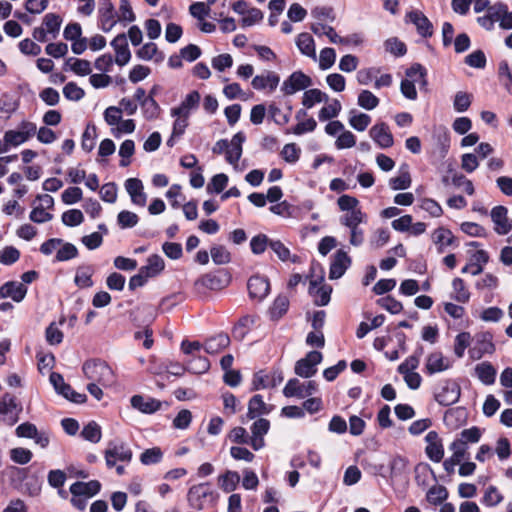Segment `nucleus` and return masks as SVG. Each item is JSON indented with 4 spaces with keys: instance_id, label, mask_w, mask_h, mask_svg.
Wrapping results in <instances>:
<instances>
[{
    "instance_id": "f257e3e1",
    "label": "nucleus",
    "mask_w": 512,
    "mask_h": 512,
    "mask_svg": "<svg viewBox=\"0 0 512 512\" xmlns=\"http://www.w3.org/2000/svg\"><path fill=\"white\" fill-rule=\"evenodd\" d=\"M340 211L345 212L339 219L340 224L349 227L366 222L367 216L359 206V200L351 195H341L337 200Z\"/></svg>"
},
{
    "instance_id": "f03ea898",
    "label": "nucleus",
    "mask_w": 512,
    "mask_h": 512,
    "mask_svg": "<svg viewBox=\"0 0 512 512\" xmlns=\"http://www.w3.org/2000/svg\"><path fill=\"white\" fill-rule=\"evenodd\" d=\"M82 371L87 380L96 382L103 387H108L114 382V373L104 361L87 360L82 366Z\"/></svg>"
},
{
    "instance_id": "7ed1b4c3",
    "label": "nucleus",
    "mask_w": 512,
    "mask_h": 512,
    "mask_svg": "<svg viewBox=\"0 0 512 512\" xmlns=\"http://www.w3.org/2000/svg\"><path fill=\"white\" fill-rule=\"evenodd\" d=\"M230 276L226 272L219 274L207 273L199 277L193 285L194 292L203 297L206 295L207 290L219 291L229 285Z\"/></svg>"
},
{
    "instance_id": "20e7f679",
    "label": "nucleus",
    "mask_w": 512,
    "mask_h": 512,
    "mask_svg": "<svg viewBox=\"0 0 512 512\" xmlns=\"http://www.w3.org/2000/svg\"><path fill=\"white\" fill-rule=\"evenodd\" d=\"M317 390L318 385L315 381L300 382L297 378H293L286 383L283 394L286 397L304 399L315 394Z\"/></svg>"
},
{
    "instance_id": "39448f33",
    "label": "nucleus",
    "mask_w": 512,
    "mask_h": 512,
    "mask_svg": "<svg viewBox=\"0 0 512 512\" xmlns=\"http://www.w3.org/2000/svg\"><path fill=\"white\" fill-rule=\"evenodd\" d=\"M132 459L131 449L124 443H111L105 451V461L109 468L118 461L129 463Z\"/></svg>"
},
{
    "instance_id": "423d86ee",
    "label": "nucleus",
    "mask_w": 512,
    "mask_h": 512,
    "mask_svg": "<svg viewBox=\"0 0 512 512\" xmlns=\"http://www.w3.org/2000/svg\"><path fill=\"white\" fill-rule=\"evenodd\" d=\"M322 361V354L318 351L309 352L305 358L296 362L295 373L303 378H310L317 372V365Z\"/></svg>"
},
{
    "instance_id": "0eeeda50",
    "label": "nucleus",
    "mask_w": 512,
    "mask_h": 512,
    "mask_svg": "<svg viewBox=\"0 0 512 512\" xmlns=\"http://www.w3.org/2000/svg\"><path fill=\"white\" fill-rule=\"evenodd\" d=\"M187 497L193 508L203 510L207 499L209 498L212 501L213 492L208 483H201L192 486L188 491Z\"/></svg>"
},
{
    "instance_id": "6e6552de",
    "label": "nucleus",
    "mask_w": 512,
    "mask_h": 512,
    "mask_svg": "<svg viewBox=\"0 0 512 512\" xmlns=\"http://www.w3.org/2000/svg\"><path fill=\"white\" fill-rule=\"evenodd\" d=\"M490 216L497 234L506 235L512 230V220L509 219L508 209L505 206L493 207Z\"/></svg>"
},
{
    "instance_id": "1a4fd4ad",
    "label": "nucleus",
    "mask_w": 512,
    "mask_h": 512,
    "mask_svg": "<svg viewBox=\"0 0 512 512\" xmlns=\"http://www.w3.org/2000/svg\"><path fill=\"white\" fill-rule=\"evenodd\" d=\"M311 85L309 76L301 71L293 72L282 84L281 90L285 95H293Z\"/></svg>"
},
{
    "instance_id": "9d476101",
    "label": "nucleus",
    "mask_w": 512,
    "mask_h": 512,
    "mask_svg": "<svg viewBox=\"0 0 512 512\" xmlns=\"http://www.w3.org/2000/svg\"><path fill=\"white\" fill-rule=\"evenodd\" d=\"M100 27L104 32H109L117 23L116 11L110 0H102L98 8Z\"/></svg>"
},
{
    "instance_id": "9b49d317",
    "label": "nucleus",
    "mask_w": 512,
    "mask_h": 512,
    "mask_svg": "<svg viewBox=\"0 0 512 512\" xmlns=\"http://www.w3.org/2000/svg\"><path fill=\"white\" fill-rule=\"evenodd\" d=\"M460 389L454 382L447 381L443 383L435 393L436 401L443 406H449L458 401Z\"/></svg>"
},
{
    "instance_id": "f8f14e48",
    "label": "nucleus",
    "mask_w": 512,
    "mask_h": 512,
    "mask_svg": "<svg viewBox=\"0 0 512 512\" xmlns=\"http://www.w3.org/2000/svg\"><path fill=\"white\" fill-rule=\"evenodd\" d=\"M425 441L427 443L425 448L427 457L433 462H440L444 456V448L438 433L429 431L425 436Z\"/></svg>"
},
{
    "instance_id": "ddd939ff",
    "label": "nucleus",
    "mask_w": 512,
    "mask_h": 512,
    "mask_svg": "<svg viewBox=\"0 0 512 512\" xmlns=\"http://www.w3.org/2000/svg\"><path fill=\"white\" fill-rule=\"evenodd\" d=\"M124 186L134 205L139 207L146 205L147 195L144 192V185L140 179L129 178L125 181Z\"/></svg>"
},
{
    "instance_id": "4468645a",
    "label": "nucleus",
    "mask_w": 512,
    "mask_h": 512,
    "mask_svg": "<svg viewBox=\"0 0 512 512\" xmlns=\"http://www.w3.org/2000/svg\"><path fill=\"white\" fill-rule=\"evenodd\" d=\"M247 288L251 298L261 301L269 294L270 283L267 278L254 275L248 280Z\"/></svg>"
},
{
    "instance_id": "2eb2a0df",
    "label": "nucleus",
    "mask_w": 512,
    "mask_h": 512,
    "mask_svg": "<svg viewBox=\"0 0 512 512\" xmlns=\"http://www.w3.org/2000/svg\"><path fill=\"white\" fill-rule=\"evenodd\" d=\"M246 137L243 132L236 133L230 143L229 148L227 149V152L225 154L226 161L231 164L234 169H238L239 166V160L242 156V145L245 141Z\"/></svg>"
},
{
    "instance_id": "dca6fc26",
    "label": "nucleus",
    "mask_w": 512,
    "mask_h": 512,
    "mask_svg": "<svg viewBox=\"0 0 512 512\" xmlns=\"http://www.w3.org/2000/svg\"><path fill=\"white\" fill-rule=\"evenodd\" d=\"M111 46L115 51V62L119 66L126 65L131 59L127 36L124 33L117 35L111 42Z\"/></svg>"
},
{
    "instance_id": "f3484780",
    "label": "nucleus",
    "mask_w": 512,
    "mask_h": 512,
    "mask_svg": "<svg viewBox=\"0 0 512 512\" xmlns=\"http://www.w3.org/2000/svg\"><path fill=\"white\" fill-rule=\"evenodd\" d=\"M27 294V287L17 281H8L0 287V298H11L13 301L21 302Z\"/></svg>"
},
{
    "instance_id": "a211bd4d",
    "label": "nucleus",
    "mask_w": 512,
    "mask_h": 512,
    "mask_svg": "<svg viewBox=\"0 0 512 512\" xmlns=\"http://www.w3.org/2000/svg\"><path fill=\"white\" fill-rule=\"evenodd\" d=\"M406 18L413 23L417 32L422 37H430L433 34V25L430 20L419 10H413L407 13Z\"/></svg>"
},
{
    "instance_id": "6ab92c4d",
    "label": "nucleus",
    "mask_w": 512,
    "mask_h": 512,
    "mask_svg": "<svg viewBox=\"0 0 512 512\" xmlns=\"http://www.w3.org/2000/svg\"><path fill=\"white\" fill-rule=\"evenodd\" d=\"M280 77L277 73L273 71H265L260 75H256L252 81L251 85L255 90H264L269 89V91H274L279 85Z\"/></svg>"
},
{
    "instance_id": "aec40b11",
    "label": "nucleus",
    "mask_w": 512,
    "mask_h": 512,
    "mask_svg": "<svg viewBox=\"0 0 512 512\" xmlns=\"http://www.w3.org/2000/svg\"><path fill=\"white\" fill-rule=\"evenodd\" d=\"M495 351V345L488 335H481L477 338L475 344L469 350V355L473 360H479L484 354H492Z\"/></svg>"
},
{
    "instance_id": "412c9836",
    "label": "nucleus",
    "mask_w": 512,
    "mask_h": 512,
    "mask_svg": "<svg viewBox=\"0 0 512 512\" xmlns=\"http://www.w3.org/2000/svg\"><path fill=\"white\" fill-rule=\"evenodd\" d=\"M200 94L198 91L188 93L179 106L171 109L170 114H182L190 117L191 112L196 110L200 103Z\"/></svg>"
},
{
    "instance_id": "4be33fe9",
    "label": "nucleus",
    "mask_w": 512,
    "mask_h": 512,
    "mask_svg": "<svg viewBox=\"0 0 512 512\" xmlns=\"http://www.w3.org/2000/svg\"><path fill=\"white\" fill-rule=\"evenodd\" d=\"M369 134L381 148H388L393 145V136L388 126L384 123L374 125L370 129Z\"/></svg>"
},
{
    "instance_id": "5701e85b",
    "label": "nucleus",
    "mask_w": 512,
    "mask_h": 512,
    "mask_svg": "<svg viewBox=\"0 0 512 512\" xmlns=\"http://www.w3.org/2000/svg\"><path fill=\"white\" fill-rule=\"evenodd\" d=\"M295 44L302 55L317 61L315 41L309 33H300L295 39Z\"/></svg>"
},
{
    "instance_id": "b1692460",
    "label": "nucleus",
    "mask_w": 512,
    "mask_h": 512,
    "mask_svg": "<svg viewBox=\"0 0 512 512\" xmlns=\"http://www.w3.org/2000/svg\"><path fill=\"white\" fill-rule=\"evenodd\" d=\"M101 485L97 480L89 482H75L70 486V492L73 496H82L91 498L100 491Z\"/></svg>"
},
{
    "instance_id": "393cba45",
    "label": "nucleus",
    "mask_w": 512,
    "mask_h": 512,
    "mask_svg": "<svg viewBox=\"0 0 512 512\" xmlns=\"http://www.w3.org/2000/svg\"><path fill=\"white\" fill-rule=\"evenodd\" d=\"M351 260L346 252L339 250L331 263L329 277L331 279H338L343 276L346 269L349 267Z\"/></svg>"
},
{
    "instance_id": "a878e982",
    "label": "nucleus",
    "mask_w": 512,
    "mask_h": 512,
    "mask_svg": "<svg viewBox=\"0 0 512 512\" xmlns=\"http://www.w3.org/2000/svg\"><path fill=\"white\" fill-rule=\"evenodd\" d=\"M131 406L142 413L151 414L158 411L161 407L160 401L153 398H146L141 395H134L131 400Z\"/></svg>"
},
{
    "instance_id": "bb28decb",
    "label": "nucleus",
    "mask_w": 512,
    "mask_h": 512,
    "mask_svg": "<svg viewBox=\"0 0 512 512\" xmlns=\"http://www.w3.org/2000/svg\"><path fill=\"white\" fill-rule=\"evenodd\" d=\"M425 366L429 374H435L449 369L450 362L441 352H433L427 357Z\"/></svg>"
},
{
    "instance_id": "cd10ccee",
    "label": "nucleus",
    "mask_w": 512,
    "mask_h": 512,
    "mask_svg": "<svg viewBox=\"0 0 512 512\" xmlns=\"http://www.w3.org/2000/svg\"><path fill=\"white\" fill-rule=\"evenodd\" d=\"M332 288L327 285L318 286L316 280L310 281L309 293L314 297L317 306H325L330 301Z\"/></svg>"
},
{
    "instance_id": "c85d7f7f",
    "label": "nucleus",
    "mask_w": 512,
    "mask_h": 512,
    "mask_svg": "<svg viewBox=\"0 0 512 512\" xmlns=\"http://www.w3.org/2000/svg\"><path fill=\"white\" fill-rule=\"evenodd\" d=\"M21 410L18 408L16 398L8 393L0 397V415L10 416L12 418L11 425L17 421V413Z\"/></svg>"
},
{
    "instance_id": "c756f323",
    "label": "nucleus",
    "mask_w": 512,
    "mask_h": 512,
    "mask_svg": "<svg viewBox=\"0 0 512 512\" xmlns=\"http://www.w3.org/2000/svg\"><path fill=\"white\" fill-rule=\"evenodd\" d=\"M475 374L485 385H491L495 382L496 369L489 362H482L475 366Z\"/></svg>"
},
{
    "instance_id": "7c9ffc66",
    "label": "nucleus",
    "mask_w": 512,
    "mask_h": 512,
    "mask_svg": "<svg viewBox=\"0 0 512 512\" xmlns=\"http://www.w3.org/2000/svg\"><path fill=\"white\" fill-rule=\"evenodd\" d=\"M270 412V408L264 402L263 397L261 395H254L248 404V413L247 416L250 419H254L261 415L268 414Z\"/></svg>"
},
{
    "instance_id": "2f4dec72",
    "label": "nucleus",
    "mask_w": 512,
    "mask_h": 512,
    "mask_svg": "<svg viewBox=\"0 0 512 512\" xmlns=\"http://www.w3.org/2000/svg\"><path fill=\"white\" fill-rule=\"evenodd\" d=\"M473 263L467 264L462 268V273H467L469 268H472V275L476 276L482 273L483 265L489 261L488 253L484 250H477L472 255Z\"/></svg>"
},
{
    "instance_id": "473e14b6",
    "label": "nucleus",
    "mask_w": 512,
    "mask_h": 512,
    "mask_svg": "<svg viewBox=\"0 0 512 512\" xmlns=\"http://www.w3.org/2000/svg\"><path fill=\"white\" fill-rule=\"evenodd\" d=\"M136 55L139 59L145 61L155 60L156 62H161L164 60V55L158 51L157 45L153 42L144 44L137 50Z\"/></svg>"
},
{
    "instance_id": "72a5a7b5",
    "label": "nucleus",
    "mask_w": 512,
    "mask_h": 512,
    "mask_svg": "<svg viewBox=\"0 0 512 512\" xmlns=\"http://www.w3.org/2000/svg\"><path fill=\"white\" fill-rule=\"evenodd\" d=\"M175 118L172 128V134L167 140V145L172 147L174 145V138L180 137L184 134L189 124V117L182 114H171Z\"/></svg>"
},
{
    "instance_id": "f704fd0d",
    "label": "nucleus",
    "mask_w": 512,
    "mask_h": 512,
    "mask_svg": "<svg viewBox=\"0 0 512 512\" xmlns=\"http://www.w3.org/2000/svg\"><path fill=\"white\" fill-rule=\"evenodd\" d=\"M165 267L164 260L161 256L154 254L148 257L147 264L140 269L149 277H155L160 274Z\"/></svg>"
},
{
    "instance_id": "c9c22d12",
    "label": "nucleus",
    "mask_w": 512,
    "mask_h": 512,
    "mask_svg": "<svg viewBox=\"0 0 512 512\" xmlns=\"http://www.w3.org/2000/svg\"><path fill=\"white\" fill-rule=\"evenodd\" d=\"M329 97L326 93L322 92L319 89L313 88L306 90L302 97V104L306 108L310 109L314 105L322 102H328Z\"/></svg>"
},
{
    "instance_id": "e433bc0d",
    "label": "nucleus",
    "mask_w": 512,
    "mask_h": 512,
    "mask_svg": "<svg viewBox=\"0 0 512 512\" xmlns=\"http://www.w3.org/2000/svg\"><path fill=\"white\" fill-rule=\"evenodd\" d=\"M230 343V339L226 334H218L209 338L205 344V351L209 354H216L226 348Z\"/></svg>"
},
{
    "instance_id": "4c0bfd02",
    "label": "nucleus",
    "mask_w": 512,
    "mask_h": 512,
    "mask_svg": "<svg viewBox=\"0 0 512 512\" xmlns=\"http://www.w3.org/2000/svg\"><path fill=\"white\" fill-rule=\"evenodd\" d=\"M218 482L220 488L224 492L229 493L237 488L240 482V476L236 471L228 470L223 475L219 476Z\"/></svg>"
},
{
    "instance_id": "58836bf2",
    "label": "nucleus",
    "mask_w": 512,
    "mask_h": 512,
    "mask_svg": "<svg viewBox=\"0 0 512 512\" xmlns=\"http://www.w3.org/2000/svg\"><path fill=\"white\" fill-rule=\"evenodd\" d=\"M310 29L317 36H327L331 43L338 44V41H341L340 36L336 33L332 26L323 24L321 22H315L311 24Z\"/></svg>"
},
{
    "instance_id": "ea45409f",
    "label": "nucleus",
    "mask_w": 512,
    "mask_h": 512,
    "mask_svg": "<svg viewBox=\"0 0 512 512\" xmlns=\"http://www.w3.org/2000/svg\"><path fill=\"white\" fill-rule=\"evenodd\" d=\"M411 176L407 167L401 168L398 176L389 180V186L392 190H405L411 186Z\"/></svg>"
},
{
    "instance_id": "a19ab883",
    "label": "nucleus",
    "mask_w": 512,
    "mask_h": 512,
    "mask_svg": "<svg viewBox=\"0 0 512 512\" xmlns=\"http://www.w3.org/2000/svg\"><path fill=\"white\" fill-rule=\"evenodd\" d=\"M404 79H410L415 85L425 86L426 81V70L420 64H414L406 70V77Z\"/></svg>"
},
{
    "instance_id": "79ce46f5",
    "label": "nucleus",
    "mask_w": 512,
    "mask_h": 512,
    "mask_svg": "<svg viewBox=\"0 0 512 512\" xmlns=\"http://www.w3.org/2000/svg\"><path fill=\"white\" fill-rule=\"evenodd\" d=\"M453 292L451 297L460 303H466L470 299V292L465 286L464 281L461 278H455L452 281Z\"/></svg>"
},
{
    "instance_id": "37998d69",
    "label": "nucleus",
    "mask_w": 512,
    "mask_h": 512,
    "mask_svg": "<svg viewBox=\"0 0 512 512\" xmlns=\"http://www.w3.org/2000/svg\"><path fill=\"white\" fill-rule=\"evenodd\" d=\"M140 107L143 117L147 120H154L159 116L160 107L152 95H148Z\"/></svg>"
},
{
    "instance_id": "c03bdc74",
    "label": "nucleus",
    "mask_w": 512,
    "mask_h": 512,
    "mask_svg": "<svg viewBox=\"0 0 512 512\" xmlns=\"http://www.w3.org/2000/svg\"><path fill=\"white\" fill-rule=\"evenodd\" d=\"M93 270L88 266H81L77 269L74 278L75 284L80 288H88L93 285L92 281Z\"/></svg>"
},
{
    "instance_id": "a18cd8bd",
    "label": "nucleus",
    "mask_w": 512,
    "mask_h": 512,
    "mask_svg": "<svg viewBox=\"0 0 512 512\" xmlns=\"http://www.w3.org/2000/svg\"><path fill=\"white\" fill-rule=\"evenodd\" d=\"M186 369L192 373L201 374L206 372L209 367V361L202 356H194L185 362Z\"/></svg>"
},
{
    "instance_id": "49530a36",
    "label": "nucleus",
    "mask_w": 512,
    "mask_h": 512,
    "mask_svg": "<svg viewBox=\"0 0 512 512\" xmlns=\"http://www.w3.org/2000/svg\"><path fill=\"white\" fill-rule=\"evenodd\" d=\"M432 240L436 245L439 246V252H442L443 247L452 244L453 235L450 230L440 227L433 232Z\"/></svg>"
},
{
    "instance_id": "de8ad7c7",
    "label": "nucleus",
    "mask_w": 512,
    "mask_h": 512,
    "mask_svg": "<svg viewBox=\"0 0 512 512\" xmlns=\"http://www.w3.org/2000/svg\"><path fill=\"white\" fill-rule=\"evenodd\" d=\"M135 152V143L131 139H127L122 142L120 145L118 154L121 157L119 165L121 167H127L131 161L130 158L133 156Z\"/></svg>"
},
{
    "instance_id": "09e8293b",
    "label": "nucleus",
    "mask_w": 512,
    "mask_h": 512,
    "mask_svg": "<svg viewBox=\"0 0 512 512\" xmlns=\"http://www.w3.org/2000/svg\"><path fill=\"white\" fill-rule=\"evenodd\" d=\"M379 98L369 90H362L357 99L358 105L366 110H373L379 105Z\"/></svg>"
},
{
    "instance_id": "8fccbe9b",
    "label": "nucleus",
    "mask_w": 512,
    "mask_h": 512,
    "mask_svg": "<svg viewBox=\"0 0 512 512\" xmlns=\"http://www.w3.org/2000/svg\"><path fill=\"white\" fill-rule=\"evenodd\" d=\"M371 123V117L365 113H356V111L350 112L349 124L357 131H364Z\"/></svg>"
},
{
    "instance_id": "3c124183",
    "label": "nucleus",
    "mask_w": 512,
    "mask_h": 512,
    "mask_svg": "<svg viewBox=\"0 0 512 512\" xmlns=\"http://www.w3.org/2000/svg\"><path fill=\"white\" fill-rule=\"evenodd\" d=\"M289 308V299L285 295H279L270 308V315L273 319L281 318Z\"/></svg>"
},
{
    "instance_id": "603ef678",
    "label": "nucleus",
    "mask_w": 512,
    "mask_h": 512,
    "mask_svg": "<svg viewBox=\"0 0 512 512\" xmlns=\"http://www.w3.org/2000/svg\"><path fill=\"white\" fill-rule=\"evenodd\" d=\"M319 68L321 70L330 69L336 61V52L333 48L326 47L320 51L319 57H317Z\"/></svg>"
},
{
    "instance_id": "864d4df0",
    "label": "nucleus",
    "mask_w": 512,
    "mask_h": 512,
    "mask_svg": "<svg viewBox=\"0 0 512 512\" xmlns=\"http://www.w3.org/2000/svg\"><path fill=\"white\" fill-rule=\"evenodd\" d=\"M342 109L341 103L333 99L328 105L321 108L318 117L320 121H326L338 116Z\"/></svg>"
},
{
    "instance_id": "5fc2aeb1",
    "label": "nucleus",
    "mask_w": 512,
    "mask_h": 512,
    "mask_svg": "<svg viewBox=\"0 0 512 512\" xmlns=\"http://www.w3.org/2000/svg\"><path fill=\"white\" fill-rule=\"evenodd\" d=\"M18 108V100L15 96L4 94L0 97V113L6 117L13 114Z\"/></svg>"
},
{
    "instance_id": "6e6d98bb",
    "label": "nucleus",
    "mask_w": 512,
    "mask_h": 512,
    "mask_svg": "<svg viewBox=\"0 0 512 512\" xmlns=\"http://www.w3.org/2000/svg\"><path fill=\"white\" fill-rule=\"evenodd\" d=\"M210 255L216 265L228 264L231 261L230 252L222 245L212 246Z\"/></svg>"
},
{
    "instance_id": "4d7b16f0",
    "label": "nucleus",
    "mask_w": 512,
    "mask_h": 512,
    "mask_svg": "<svg viewBox=\"0 0 512 512\" xmlns=\"http://www.w3.org/2000/svg\"><path fill=\"white\" fill-rule=\"evenodd\" d=\"M163 452L159 447H153L146 449L140 455V462L143 465L157 464L162 460Z\"/></svg>"
},
{
    "instance_id": "13d9d810",
    "label": "nucleus",
    "mask_w": 512,
    "mask_h": 512,
    "mask_svg": "<svg viewBox=\"0 0 512 512\" xmlns=\"http://www.w3.org/2000/svg\"><path fill=\"white\" fill-rule=\"evenodd\" d=\"M472 102V95L459 91L455 94L454 100H453V108L456 112L462 113L468 110Z\"/></svg>"
},
{
    "instance_id": "bf43d9fd",
    "label": "nucleus",
    "mask_w": 512,
    "mask_h": 512,
    "mask_svg": "<svg viewBox=\"0 0 512 512\" xmlns=\"http://www.w3.org/2000/svg\"><path fill=\"white\" fill-rule=\"evenodd\" d=\"M136 124L133 119H121L120 122L111 128V134L115 138H120L123 134H131L135 131Z\"/></svg>"
},
{
    "instance_id": "052dcab7",
    "label": "nucleus",
    "mask_w": 512,
    "mask_h": 512,
    "mask_svg": "<svg viewBox=\"0 0 512 512\" xmlns=\"http://www.w3.org/2000/svg\"><path fill=\"white\" fill-rule=\"evenodd\" d=\"M471 343V335L468 332H461L455 337L454 353L458 358L464 356L466 348Z\"/></svg>"
},
{
    "instance_id": "680f3d73",
    "label": "nucleus",
    "mask_w": 512,
    "mask_h": 512,
    "mask_svg": "<svg viewBox=\"0 0 512 512\" xmlns=\"http://www.w3.org/2000/svg\"><path fill=\"white\" fill-rule=\"evenodd\" d=\"M61 219L64 225L74 227L84 221V215L78 209H70L62 214Z\"/></svg>"
},
{
    "instance_id": "e2e57ef3",
    "label": "nucleus",
    "mask_w": 512,
    "mask_h": 512,
    "mask_svg": "<svg viewBox=\"0 0 512 512\" xmlns=\"http://www.w3.org/2000/svg\"><path fill=\"white\" fill-rule=\"evenodd\" d=\"M139 218L134 212L123 210L117 216L118 225L122 229L132 228L138 224Z\"/></svg>"
},
{
    "instance_id": "0e129e2a",
    "label": "nucleus",
    "mask_w": 512,
    "mask_h": 512,
    "mask_svg": "<svg viewBox=\"0 0 512 512\" xmlns=\"http://www.w3.org/2000/svg\"><path fill=\"white\" fill-rule=\"evenodd\" d=\"M390 478L403 475L407 469V461L400 456L393 457L389 462Z\"/></svg>"
},
{
    "instance_id": "69168bd1",
    "label": "nucleus",
    "mask_w": 512,
    "mask_h": 512,
    "mask_svg": "<svg viewBox=\"0 0 512 512\" xmlns=\"http://www.w3.org/2000/svg\"><path fill=\"white\" fill-rule=\"evenodd\" d=\"M63 95L70 101H79L85 96V92L76 83L68 82L63 88Z\"/></svg>"
},
{
    "instance_id": "338daca9",
    "label": "nucleus",
    "mask_w": 512,
    "mask_h": 512,
    "mask_svg": "<svg viewBox=\"0 0 512 512\" xmlns=\"http://www.w3.org/2000/svg\"><path fill=\"white\" fill-rule=\"evenodd\" d=\"M81 435L87 441L98 443L101 439V429L95 422H90L83 428Z\"/></svg>"
},
{
    "instance_id": "774afa93",
    "label": "nucleus",
    "mask_w": 512,
    "mask_h": 512,
    "mask_svg": "<svg viewBox=\"0 0 512 512\" xmlns=\"http://www.w3.org/2000/svg\"><path fill=\"white\" fill-rule=\"evenodd\" d=\"M228 176L224 173L216 174L212 177L210 183L207 185L209 193H221L227 186Z\"/></svg>"
}]
</instances>
